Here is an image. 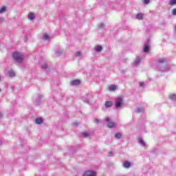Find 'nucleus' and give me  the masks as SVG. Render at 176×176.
Returning a JSON list of instances; mask_svg holds the SVG:
<instances>
[{
	"label": "nucleus",
	"mask_w": 176,
	"mask_h": 176,
	"mask_svg": "<svg viewBox=\"0 0 176 176\" xmlns=\"http://www.w3.org/2000/svg\"><path fill=\"white\" fill-rule=\"evenodd\" d=\"M115 137H116V138H120L121 137H122V133H116L115 134Z\"/></svg>",
	"instance_id": "obj_17"
},
{
	"label": "nucleus",
	"mask_w": 176,
	"mask_h": 176,
	"mask_svg": "<svg viewBox=\"0 0 176 176\" xmlns=\"http://www.w3.org/2000/svg\"><path fill=\"white\" fill-rule=\"evenodd\" d=\"M109 90L113 91V90H116V85H110L109 87Z\"/></svg>",
	"instance_id": "obj_14"
},
{
	"label": "nucleus",
	"mask_w": 176,
	"mask_h": 176,
	"mask_svg": "<svg viewBox=\"0 0 176 176\" xmlns=\"http://www.w3.org/2000/svg\"><path fill=\"white\" fill-rule=\"evenodd\" d=\"M136 19L138 20H142L144 19V14L142 13H139L136 15Z\"/></svg>",
	"instance_id": "obj_9"
},
{
	"label": "nucleus",
	"mask_w": 176,
	"mask_h": 176,
	"mask_svg": "<svg viewBox=\"0 0 176 176\" xmlns=\"http://www.w3.org/2000/svg\"><path fill=\"white\" fill-rule=\"evenodd\" d=\"M42 67L46 69V68H47V65H46V64H45L42 66Z\"/></svg>",
	"instance_id": "obj_29"
},
{
	"label": "nucleus",
	"mask_w": 176,
	"mask_h": 176,
	"mask_svg": "<svg viewBox=\"0 0 176 176\" xmlns=\"http://www.w3.org/2000/svg\"><path fill=\"white\" fill-rule=\"evenodd\" d=\"M82 135L86 138V137H89V135H90V134L87 132H84L82 133Z\"/></svg>",
	"instance_id": "obj_22"
},
{
	"label": "nucleus",
	"mask_w": 176,
	"mask_h": 176,
	"mask_svg": "<svg viewBox=\"0 0 176 176\" xmlns=\"http://www.w3.org/2000/svg\"><path fill=\"white\" fill-rule=\"evenodd\" d=\"M70 85H72V86H76L78 85H80V80H73L70 82Z\"/></svg>",
	"instance_id": "obj_5"
},
{
	"label": "nucleus",
	"mask_w": 176,
	"mask_h": 176,
	"mask_svg": "<svg viewBox=\"0 0 176 176\" xmlns=\"http://www.w3.org/2000/svg\"><path fill=\"white\" fill-rule=\"evenodd\" d=\"M12 57L16 63H21L24 60V56L20 54V52H14L12 54Z\"/></svg>",
	"instance_id": "obj_1"
},
{
	"label": "nucleus",
	"mask_w": 176,
	"mask_h": 176,
	"mask_svg": "<svg viewBox=\"0 0 176 176\" xmlns=\"http://www.w3.org/2000/svg\"><path fill=\"white\" fill-rule=\"evenodd\" d=\"M170 98H172V99L176 98V95L175 94L171 95Z\"/></svg>",
	"instance_id": "obj_26"
},
{
	"label": "nucleus",
	"mask_w": 176,
	"mask_h": 176,
	"mask_svg": "<svg viewBox=\"0 0 176 176\" xmlns=\"http://www.w3.org/2000/svg\"><path fill=\"white\" fill-rule=\"evenodd\" d=\"M80 54H82V53L80 52H76V56L79 57V56H80Z\"/></svg>",
	"instance_id": "obj_25"
},
{
	"label": "nucleus",
	"mask_w": 176,
	"mask_h": 176,
	"mask_svg": "<svg viewBox=\"0 0 176 176\" xmlns=\"http://www.w3.org/2000/svg\"><path fill=\"white\" fill-rule=\"evenodd\" d=\"M123 105V98L119 97L116 100V108H120Z\"/></svg>",
	"instance_id": "obj_2"
},
{
	"label": "nucleus",
	"mask_w": 176,
	"mask_h": 176,
	"mask_svg": "<svg viewBox=\"0 0 176 176\" xmlns=\"http://www.w3.org/2000/svg\"><path fill=\"white\" fill-rule=\"evenodd\" d=\"M158 62L160 63L161 64H163V63H166V60H164L163 58H160L158 60Z\"/></svg>",
	"instance_id": "obj_19"
},
{
	"label": "nucleus",
	"mask_w": 176,
	"mask_h": 176,
	"mask_svg": "<svg viewBox=\"0 0 176 176\" xmlns=\"http://www.w3.org/2000/svg\"><path fill=\"white\" fill-rule=\"evenodd\" d=\"M35 122L36 124H42V123H43V120H42V118H36Z\"/></svg>",
	"instance_id": "obj_10"
},
{
	"label": "nucleus",
	"mask_w": 176,
	"mask_h": 176,
	"mask_svg": "<svg viewBox=\"0 0 176 176\" xmlns=\"http://www.w3.org/2000/svg\"><path fill=\"white\" fill-rule=\"evenodd\" d=\"M144 3H145L146 5H148V3H149V2H151V0H143Z\"/></svg>",
	"instance_id": "obj_24"
},
{
	"label": "nucleus",
	"mask_w": 176,
	"mask_h": 176,
	"mask_svg": "<svg viewBox=\"0 0 176 176\" xmlns=\"http://www.w3.org/2000/svg\"><path fill=\"white\" fill-rule=\"evenodd\" d=\"M111 154H112V152H109V155H111Z\"/></svg>",
	"instance_id": "obj_32"
},
{
	"label": "nucleus",
	"mask_w": 176,
	"mask_h": 176,
	"mask_svg": "<svg viewBox=\"0 0 176 176\" xmlns=\"http://www.w3.org/2000/svg\"><path fill=\"white\" fill-rule=\"evenodd\" d=\"M1 89H0V93H1Z\"/></svg>",
	"instance_id": "obj_33"
},
{
	"label": "nucleus",
	"mask_w": 176,
	"mask_h": 176,
	"mask_svg": "<svg viewBox=\"0 0 176 176\" xmlns=\"http://www.w3.org/2000/svg\"><path fill=\"white\" fill-rule=\"evenodd\" d=\"M105 122H109V118H105Z\"/></svg>",
	"instance_id": "obj_30"
},
{
	"label": "nucleus",
	"mask_w": 176,
	"mask_h": 176,
	"mask_svg": "<svg viewBox=\"0 0 176 176\" xmlns=\"http://www.w3.org/2000/svg\"><path fill=\"white\" fill-rule=\"evenodd\" d=\"M0 80H1V77H0Z\"/></svg>",
	"instance_id": "obj_34"
},
{
	"label": "nucleus",
	"mask_w": 176,
	"mask_h": 176,
	"mask_svg": "<svg viewBox=\"0 0 176 176\" xmlns=\"http://www.w3.org/2000/svg\"><path fill=\"white\" fill-rule=\"evenodd\" d=\"M168 4L170 6H174V5H176V0H172V1H169Z\"/></svg>",
	"instance_id": "obj_13"
},
{
	"label": "nucleus",
	"mask_w": 176,
	"mask_h": 176,
	"mask_svg": "<svg viewBox=\"0 0 176 176\" xmlns=\"http://www.w3.org/2000/svg\"><path fill=\"white\" fill-rule=\"evenodd\" d=\"M137 112H138V113H141V112H142V107H138L137 108Z\"/></svg>",
	"instance_id": "obj_21"
},
{
	"label": "nucleus",
	"mask_w": 176,
	"mask_h": 176,
	"mask_svg": "<svg viewBox=\"0 0 176 176\" xmlns=\"http://www.w3.org/2000/svg\"><path fill=\"white\" fill-rule=\"evenodd\" d=\"M116 124L115 122H109L108 124V127H109V129H112V127H115Z\"/></svg>",
	"instance_id": "obj_12"
},
{
	"label": "nucleus",
	"mask_w": 176,
	"mask_h": 176,
	"mask_svg": "<svg viewBox=\"0 0 176 176\" xmlns=\"http://www.w3.org/2000/svg\"><path fill=\"white\" fill-rule=\"evenodd\" d=\"M28 19L29 20H34V19H35V14H34V12H30L28 14Z\"/></svg>",
	"instance_id": "obj_7"
},
{
	"label": "nucleus",
	"mask_w": 176,
	"mask_h": 176,
	"mask_svg": "<svg viewBox=\"0 0 176 176\" xmlns=\"http://www.w3.org/2000/svg\"><path fill=\"white\" fill-rule=\"evenodd\" d=\"M140 86L144 87V86H145V84L144 82H140Z\"/></svg>",
	"instance_id": "obj_28"
},
{
	"label": "nucleus",
	"mask_w": 176,
	"mask_h": 176,
	"mask_svg": "<svg viewBox=\"0 0 176 176\" xmlns=\"http://www.w3.org/2000/svg\"><path fill=\"white\" fill-rule=\"evenodd\" d=\"M95 50L98 52H101V50H102V47L98 45L97 47H95Z\"/></svg>",
	"instance_id": "obj_11"
},
{
	"label": "nucleus",
	"mask_w": 176,
	"mask_h": 176,
	"mask_svg": "<svg viewBox=\"0 0 176 176\" xmlns=\"http://www.w3.org/2000/svg\"><path fill=\"white\" fill-rule=\"evenodd\" d=\"M140 61H141V58L136 59V61H135L136 64H138V63H140Z\"/></svg>",
	"instance_id": "obj_27"
},
{
	"label": "nucleus",
	"mask_w": 176,
	"mask_h": 176,
	"mask_svg": "<svg viewBox=\"0 0 176 176\" xmlns=\"http://www.w3.org/2000/svg\"><path fill=\"white\" fill-rule=\"evenodd\" d=\"M43 39H45V41H47L49 39V35L46 33H45L43 36Z\"/></svg>",
	"instance_id": "obj_16"
},
{
	"label": "nucleus",
	"mask_w": 176,
	"mask_h": 176,
	"mask_svg": "<svg viewBox=\"0 0 176 176\" xmlns=\"http://www.w3.org/2000/svg\"><path fill=\"white\" fill-rule=\"evenodd\" d=\"M112 101H106L104 105L106 108H111L112 107Z\"/></svg>",
	"instance_id": "obj_6"
},
{
	"label": "nucleus",
	"mask_w": 176,
	"mask_h": 176,
	"mask_svg": "<svg viewBox=\"0 0 176 176\" xmlns=\"http://www.w3.org/2000/svg\"><path fill=\"white\" fill-rule=\"evenodd\" d=\"M172 14L173 16H176V8L172 10Z\"/></svg>",
	"instance_id": "obj_23"
},
{
	"label": "nucleus",
	"mask_w": 176,
	"mask_h": 176,
	"mask_svg": "<svg viewBox=\"0 0 176 176\" xmlns=\"http://www.w3.org/2000/svg\"><path fill=\"white\" fill-rule=\"evenodd\" d=\"M8 74L10 76H14V72L12 70L9 71Z\"/></svg>",
	"instance_id": "obj_20"
},
{
	"label": "nucleus",
	"mask_w": 176,
	"mask_h": 176,
	"mask_svg": "<svg viewBox=\"0 0 176 176\" xmlns=\"http://www.w3.org/2000/svg\"><path fill=\"white\" fill-rule=\"evenodd\" d=\"M143 52H144V53H148V52H149V45L148 44L144 45Z\"/></svg>",
	"instance_id": "obj_8"
},
{
	"label": "nucleus",
	"mask_w": 176,
	"mask_h": 176,
	"mask_svg": "<svg viewBox=\"0 0 176 176\" xmlns=\"http://www.w3.org/2000/svg\"><path fill=\"white\" fill-rule=\"evenodd\" d=\"M82 176H96V172L95 171H85Z\"/></svg>",
	"instance_id": "obj_3"
},
{
	"label": "nucleus",
	"mask_w": 176,
	"mask_h": 176,
	"mask_svg": "<svg viewBox=\"0 0 176 176\" xmlns=\"http://www.w3.org/2000/svg\"><path fill=\"white\" fill-rule=\"evenodd\" d=\"M131 166V164L129 161H125L123 163V167H124L125 168H130Z\"/></svg>",
	"instance_id": "obj_4"
},
{
	"label": "nucleus",
	"mask_w": 176,
	"mask_h": 176,
	"mask_svg": "<svg viewBox=\"0 0 176 176\" xmlns=\"http://www.w3.org/2000/svg\"><path fill=\"white\" fill-rule=\"evenodd\" d=\"M95 122H96V123L97 124H98V119H95Z\"/></svg>",
	"instance_id": "obj_31"
},
{
	"label": "nucleus",
	"mask_w": 176,
	"mask_h": 176,
	"mask_svg": "<svg viewBox=\"0 0 176 176\" xmlns=\"http://www.w3.org/2000/svg\"><path fill=\"white\" fill-rule=\"evenodd\" d=\"M3 12H6V7L3 6L0 8V13H3Z\"/></svg>",
	"instance_id": "obj_15"
},
{
	"label": "nucleus",
	"mask_w": 176,
	"mask_h": 176,
	"mask_svg": "<svg viewBox=\"0 0 176 176\" xmlns=\"http://www.w3.org/2000/svg\"><path fill=\"white\" fill-rule=\"evenodd\" d=\"M139 144H141V145L145 146V142H144V140H142V139H139Z\"/></svg>",
	"instance_id": "obj_18"
}]
</instances>
